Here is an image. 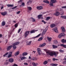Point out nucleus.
<instances>
[{"label":"nucleus","mask_w":66,"mask_h":66,"mask_svg":"<svg viewBox=\"0 0 66 66\" xmlns=\"http://www.w3.org/2000/svg\"><path fill=\"white\" fill-rule=\"evenodd\" d=\"M47 54H49L50 56H53V55H55V56H57V55L56 54L55 52H54L53 53V52H51L49 51H48L47 52Z\"/></svg>","instance_id":"nucleus-1"},{"label":"nucleus","mask_w":66,"mask_h":66,"mask_svg":"<svg viewBox=\"0 0 66 66\" xmlns=\"http://www.w3.org/2000/svg\"><path fill=\"white\" fill-rule=\"evenodd\" d=\"M12 53H13L11 52H7L6 54L3 55V56L4 57H5V55H6L9 54V55L8 56V57L9 58L12 56Z\"/></svg>","instance_id":"nucleus-2"},{"label":"nucleus","mask_w":66,"mask_h":66,"mask_svg":"<svg viewBox=\"0 0 66 66\" xmlns=\"http://www.w3.org/2000/svg\"><path fill=\"white\" fill-rule=\"evenodd\" d=\"M37 52L38 53V54L39 55H40L41 54H43V53L42 52V50H41V49L40 48H37Z\"/></svg>","instance_id":"nucleus-3"},{"label":"nucleus","mask_w":66,"mask_h":66,"mask_svg":"<svg viewBox=\"0 0 66 66\" xmlns=\"http://www.w3.org/2000/svg\"><path fill=\"white\" fill-rule=\"evenodd\" d=\"M29 32H30V31H27L25 32L24 34V36L25 38H26L27 37L28 34H29Z\"/></svg>","instance_id":"nucleus-4"},{"label":"nucleus","mask_w":66,"mask_h":66,"mask_svg":"<svg viewBox=\"0 0 66 66\" xmlns=\"http://www.w3.org/2000/svg\"><path fill=\"white\" fill-rule=\"evenodd\" d=\"M37 9L38 10H43V7L42 6H38L37 7Z\"/></svg>","instance_id":"nucleus-5"},{"label":"nucleus","mask_w":66,"mask_h":66,"mask_svg":"<svg viewBox=\"0 0 66 66\" xmlns=\"http://www.w3.org/2000/svg\"><path fill=\"white\" fill-rule=\"evenodd\" d=\"M61 29L63 32H65V28H64V27H61Z\"/></svg>","instance_id":"nucleus-6"},{"label":"nucleus","mask_w":66,"mask_h":66,"mask_svg":"<svg viewBox=\"0 0 66 66\" xmlns=\"http://www.w3.org/2000/svg\"><path fill=\"white\" fill-rule=\"evenodd\" d=\"M46 45V43H44L40 45L39 47H44Z\"/></svg>","instance_id":"nucleus-7"},{"label":"nucleus","mask_w":66,"mask_h":66,"mask_svg":"<svg viewBox=\"0 0 66 66\" xmlns=\"http://www.w3.org/2000/svg\"><path fill=\"white\" fill-rule=\"evenodd\" d=\"M55 26V24H52L50 25V27L52 28H54Z\"/></svg>","instance_id":"nucleus-8"},{"label":"nucleus","mask_w":66,"mask_h":66,"mask_svg":"<svg viewBox=\"0 0 66 66\" xmlns=\"http://www.w3.org/2000/svg\"><path fill=\"white\" fill-rule=\"evenodd\" d=\"M60 13L58 12H56V13H54V15H55L56 16H58L60 14Z\"/></svg>","instance_id":"nucleus-9"},{"label":"nucleus","mask_w":66,"mask_h":66,"mask_svg":"<svg viewBox=\"0 0 66 66\" xmlns=\"http://www.w3.org/2000/svg\"><path fill=\"white\" fill-rule=\"evenodd\" d=\"M53 30L56 33H58L57 28H54L53 29Z\"/></svg>","instance_id":"nucleus-10"},{"label":"nucleus","mask_w":66,"mask_h":66,"mask_svg":"<svg viewBox=\"0 0 66 66\" xmlns=\"http://www.w3.org/2000/svg\"><path fill=\"white\" fill-rule=\"evenodd\" d=\"M13 61H14V60L12 58H10L9 59V61L10 62V63L13 62Z\"/></svg>","instance_id":"nucleus-11"},{"label":"nucleus","mask_w":66,"mask_h":66,"mask_svg":"<svg viewBox=\"0 0 66 66\" xmlns=\"http://www.w3.org/2000/svg\"><path fill=\"white\" fill-rule=\"evenodd\" d=\"M20 52L19 51H17L14 54V55L15 56H17L19 54Z\"/></svg>","instance_id":"nucleus-12"},{"label":"nucleus","mask_w":66,"mask_h":66,"mask_svg":"<svg viewBox=\"0 0 66 66\" xmlns=\"http://www.w3.org/2000/svg\"><path fill=\"white\" fill-rule=\"evenodd\" d=\"M7 13L6 12H2L1 13V14L3 16H5L6 15Z\"/></svg>","instance_id":"nucleus-13"},{"label":"nucleus","mask_w":66,"mask_h":66,"mask_svg":"<svg viewBox=\"0 0 66 66\" xmlns=\"http://www.w3.org/2000/svg\"><path fill=\"white\" fill-rule=\"evenodd\" d=\"M12 45L10 46H9L7 48V50H10L11 48H12Z\"/></svg>","instance_id":"nucleus-14"},{"label":"nucleus","mask_w":66,"mask_h":66,"mask_svg":"<svg viewBox=\"0 0 66 66\" xmlns=\"http://www.w3.org/2000/svg\"><path fill=\"white\" fill-rule=\"evenodd\" d=\"M61 42L63 43H66V39L65 40L64 39H62L61 40Z\"/></svg>","instance_id":"nucleus-15"},{"label":"nucleus","mask_w":66,"mask_h":66,"mask_svg":"<svg viewBox=\"0 0 66 66\" xmlns=\"http://www.w3.org/2000/svg\"><path fill=\"white\" fill-rule=\"evenodd\" d=\"M38 31V30H32L30 31V33L32 34V33H35L36 32V31Z\"/></svg>","instance_id":"nucleus-16"},{"label":"nucleus","mask_w":66,"mask_h":66,"mask_svg":"<svg viewBox=\"0 0 66 66\" xmlns=\"http://www.w3.org/2000/svg\"><path fill=\"white\" fill-rule=\"evenodd\" d=\"M32 43V41H30L28 43V42H26L27 45H30Z\"/></svg>","instance_id":"nucleus-17"},{"label":"nucleus","mask_w":66,"mask_h":66,"mask_svg":"<svg viewBox=\"0 0 66 66\" xmlns=\"http://www.w3.org/2000/svg\"><path fill=\"white\" fill-rule=\"evenodd\" d=\"M16 45H14V43L13 44V46L12 47L13 48V49H14V50H15L16 49Z\"/></svg>","instance_id":"nucleus-18"},{"label":"nucleus","mask_w":66,"mask_h":66,"mask_svg":"<svg viewBox=\"0 0 66 66\" xmlns=\"http://www.w3.org/2000/svg\"><path fill=\"white\" fill-rule=\"evenodd\" d=\"M27 58L25 57H22L21 58V60H24V59H27Z\"/></svg>","instance_id":"nucleus-19"},{"label":"nucleus","mask_w":66,"mask_h":66,"mask_svg":"<svg viewBox=\"0 0 66 66\" xmlns=\"http://www.w3.org/2000/svg\"><path fill=\"white\" fill-rule=\"evenodd\" d=\"M41 35V34H39L37 36H36V37H32V38H37V37H38L39 36H40Z\"/></svg>","instance_id":"nucleus-20"},{"label":"nucleus","mask_w":66,"mask_h":66,"mask_svg":"<svg viewBox=\"0 0 66 66\" xmlns=\"http://www.w3.org/2000/svg\"><path fill=\"white\" fill-rule=\"evenodd\" d=\"M47 39L49 42H51V39H52V38L50 37H48L47 38Z\"/></svg>","instance_id":"nucleus-21"},{"label":"nucleus","mask_w":66,"mask_h":66,"mask_svg":"<svg viewBox=\"0 0 66 66\" xmlns=\"http://www.w3.org/2000/svg\"><path fill=\"white\" fill-rule=\"evenodd\" d=\"M13 44H14V45H15L16 46V45H18L19 44H20V42H16L14 43Z\"/></svg>","instance_id":"nucleus-22"},{"label":"nucleus","mask_w":66,"mask_h":66,"mask_svg":"<svg viewBox=\"0 0 66 66\" xmlns=\"http://www.w3.org/2000/svg\"><path fill=\"white\" fill-rule=\"evenodd\" d=\"M52 46H53V47L54 49H55L57 48V46L56 45H52Z\"/></svg>","instance_id":"nucleus-23"},{"label":"nucleus","mask_w":66,"mask_h":66,"mask_svg":"<svg viewBox=\"0 0 66 66\" xmlns=\"http://www.w3.org/2000/svg\"><path fill=\"white\" fill-rule=\"evenodd\" d=\"M43 2H44V3H48V4H49V2H48V1L47 0L46 1H43Z\"/></svg>","instance_id":"nucleus-24"},{"label":"nucleus","mask_w":66,"mask_h":66,"mask_svg":"<svg viewBox=\"0 0 66 66\" xmlns=\"http://www.w3.org/2000/svg\"><path fill=\"white\" fill-rule=\"evenodd\" d=\"M48 26H47L46 28L43 31L46 32L47 31V30H48Z\"/></svg>","instance_id":"nucleus-25"},{"label":"nucleus","mask_w":66,"mask_h":66,"mask_svg":"<svg viewBox=\"0 0 66 66\" xmlns=\"http://www.w3.org/2000/svg\"><path fill=\"white\" fill-rule=\"evenodd\" d=\"M7 6L8 7H13V6H14V5L11 4H7Z\"/></svg>","instance_id":"nucleus-26"},{"label":"nucleus","mask_w":66,"mask_h":66,"mask_svg":"<svg viewBox=\"0 0 66 66\" xmlns=\"http://www.w3.org/2000/svg\"><path fill=\"white\" fill-rule=\"evenodd\" d=\"M28 55V53L26 52H24L22 53V55L23 56H25V55Z\"/></svg>","instance_id":"nucleus-27"},{"label":"nucleus","mask_w":66,"mask_h":66,"mask_svg":"<svg viewBox=\"0 0 66 66\" xmlns=\"http://www.w3.org/2000/svg\"><path fill=\"white\" fill-rule=\"evenodd\" d=\"M61 18H63V19H66V16H61Z\"/></svg>","instance_id":"nucleus-28"},{"label":"nucleus","mask_w":66,"mask_h":66,"mask_svg":"<svg viewBox=\"0 0 66 66\" xmlns=\"http://www.w3.org/2000/svg\"><path fill=\"white\" fill-rule=\"evenodd\" d=\"M37 65H38L37 63H36L34 62H33L32 63V65L33 66H36Z\"/></svg>","instance_id":"nucleus-29"},{"label":"nucleus","mask_w":66,"mask_h":66,"mask_svg":"<svg viewBox=\"0 0 66 66\" xmlns=\"http://www.w3.org/2000/svg\"><path fill=\"white\" fill-rule=\"evenodd\" d=\"M2 24L3 26H4L5 25V22L4 21H3L2 23Z\"/></svg>","instance_id":"nucleus-30"},{"label":"nucleus","mask_w":66,"mask_h":66,"mask_svg":"<svg viewBox=\"0 0 66 66\" xmlns=\"http://www.w3.org/2000/svg\"><path fill=\"white\" fill-rule=\"evenodd\" d=\"M42 16H43V15L42 14H39V15L38 16V19H40V17H41Z\"/></svg>","instance_id":"nucleus-31"},{"label":"nucleus","mask_w":66,"mask_h":66,"mask_svg":"<svg viewBox=\"0 0 66 66\" xmlns=\"http://www.w3.org/2000/svg\"><path fill=\"white\" fill-rule=\"evenodd\" d=\"M48 63V61H45L43 62V64L44 65H46Z\"/></svg>","instance_id":"nucleus-32"},{"label":"nucleus","mask_w":66,"mask_h":66,"mask_svg":"<svg viewBox=\"0 0 66 66\" xmlns=\"http://www.w3.org/2000/svg\"><path fill=\"white\" fill-rule=\"evenodd\" d=\"M51 1L52 3H54L56 2V0H51Z\"/></svg>","instance_id":"nucleus-33"},{"label":"nucleus","mask_w":66,"mask_h":66,"mask_svg":"<svg viewBox=\"0 0 66 66\" xmlns=\"http://www.w3.org/2000/svg\"><path fill=\"white\" fill-rule=\"evenodd\" d=\"M27 9L29 10V11H31V10H32V8H31V7H28Z\"/></svg>","instance_id":"nucleus-34"},{"label":"nucleus","mask_w":66,"mask_h":66,"mask_svg":"<svg viewBox=\"0 0 66 66\" xmlns=\"http://www.w3.org/2000/svg\"><path fill=\"white\" fill-rule=\"evenodd\" d=\"M53 3H52L51 1L50 2V5L51 6H54L53 5Z\"/></svg>","instance_id":"nucleus-35"},{"label":"nucleus","mask_w":66,"mask_h":66,"mask_svg":"<svg viewBox=\"0 0 66 66\" xmlns=\"http://www.w3.org/2000/svg\"><path fill=\"white\" fill-rule=\"evenodd\" d=\"M61 46H63V47L64 48H66V45H64L63 44H61Z\"/></svg>","instance_id":"nucleus-36"},{"label":"nucleus","mask_w":66,"mask_h":66,"mask_svg":"<svg viewBox=\"0 0 66 66\" xmlns=\"http://www.w3.org/2000/svg\"><path fill=\"white\" fill-rule=\"evenodd\" d=\"M54 44H57V41L56 40H55L54 41Z\"/></svg>","instance_id":"nucleus-37"},{"label":"nucleus","mask_w":66,"mask_h":66,"mask_svg":"<svg viewBox=\"0 0 66 66\" xmlns=\"http://www.w3.org/2000/svg\"><path fill=\"white\" fill-rule=\"evenodd\" d=\"M50 17L49 16L47 17L46 19V20H49L50 19Z\"/></svg>","instance_id":"nucleus-38"},{"label":"nucleus","mask_w":66,"mask_h":66,"mask_svg":"<svg viewBox=\"0 0 66 66\" xmlns=\"http://www.w3.org/2000/svg\"><path fill=\"white\" fill-rule=\"evenodd\" d=\"M30 2H31V1L30 0H29L28 1H27V5H28V4H29V3H30Z\"/></svg>","instance_id":"nucleus-39"},{"label":"nucleus","mask_w":66,"mask_h":66,"mask_svg":"<svg viewBox=\"0 0 66 66\" xmlns=\"http://www.w3.org/2000/svg\"><path fill=\"white\" fill-rule=\"evenodd\" d=\"M52 65L53 66H56L57 65V64H52Z\"/></svg>","instance_id":"nucleus-40"},{"label":"nucleus","mask_w":66,"mask_h":66,"mask_svg":"<svg viewBox=\"0 0 66 66\" xmlns=\"http://www.w3.org/2000/svg\"><path fill=\"white\" fill-rule=\"evenodd\" d=\"M58 37L59 38H61V37H62V36L61 35V34H59L58 36Z\"/></svg>","instance_id":"nucleus-41"},{"label":"nucleus","mask_w":66,"mask_h":66,"mask_svg":"<svg viewBox=\"0 0 66 66\" xmlns=\"http://www.w3.org/2000/svg\"><path fill=\"white\" fill-rule=\"evenodd\" d=\"M61 34V36H64L65 35V34L63 33Z\"/></svg>","instance_id":"nucleus-42"},{"label":"nucleus","mask_w":66,"mask_h":66,"mask_svg":"<svg viewBox=\"0 0 66 66\" xmlns=\"http://www.w3.org/2000/svg\"><path fill=\"white\" fill-rule=\"evenodd\" d=\"M59 51H60V52H64V51L62 50H60Z\"/></svg>","instance_id":"nucleus-43"},{"label":"nucleus","mask_w":66,"mask_h":66,"mask_svg":"<svg viewBox=\"0 0 66 66\" xmlns=\"http://www.w3.org/2000/svg\"><path fill=\"white\" fill-rule=\"evenodd\" d=\"M42 39H43V38L42 37H40L38 39V40L40 41V40H41Z\"/></svg>","instance_id":"nucleus-44"},{"label":"nucleus","mask_w":66,"mask_h":66,"mask_svg":"<svg viewBox=\"0 0 66 66\" xmlns=\"http://www.w3.org/2000/svg\"><path fill=\"white\" fill-rule=\"evenodd\" d=\"M31 19H32V21L33 22H35V20L34 19L32 18Z\"/></svg>","instance_id":"nucleus-45"},{"label":"nucleus","mask_w":66,"mask_h":66,"mask_svg":"<svg viewBox=\"0 0 66 66\" xmlns=\"http://www.w3.org/2000/svg\"><path fill=\"white\" fill-rule=\"evenodd\" d=\"M15 28H17L18 27V24L17 23L15 25Z\"/></svg>","instance_id":"nucleus-46"},{"label":"nucleus","mask_w":66,"mask_h":66,"mask_svg":"<svg viewBox=\"0 0 66 66\" xmlns=\"http://www.w3.org/2000/svg\"><path fill=\"white\" fill-rule=\"evenodd\" d=\"M32 60H36L37 59L35 58V57H33Z\"/></svg>","instance_id":"nucleus-47"},{"label":"nucleus","mask_w":66,"mask_h":66,"mask_svg":"<svg viewBox=\"0 0 66 66\" xmlns=\"http://www.w3.org/2000/svg\"><path fill=\"white\" fill-rule=\"evenodd\" d=\"M53 60L54 61H57V59H55V58H53Z\"/></svg>","instance_id":"nucleus-48"},{"label":"nucleus","mask_w":66,"mask_h":66,"mask_svg":"<svg viewBox=\"0 0 66 66\" xmlns=\"http://www.w3.org/2000/svg\"><path fill=\"white\" fill-rule=\"evenodd\" d=\"M21 29L20 28L18 31V33H19L20 32V31H21Z\"/></svg>","instance_id":"nucleus-49"},{"label":"nucleus","mask_w":66,"mask_h":66,"mask_svg":"<svg viewBox=\"0 0 66 66\" xmlns=\"http://www.w3.org/2000/svg\"><path fill=\"white\" fill-rule=\"evenodd\" d=\"M62 9H66V6H63L62 7Z\"/></svg>","instance_id":"nucleus-50"},{"label":"nucleus","mask_w":66,"mask_h":66,"mask_svg":"<svg viewBox=\"0 0 66 66\" xmlns=\"http://www.w3.org/2000/svg\"><path fill=\"white\" fill-rule=\"evenodd\" d=\"M20 13V11H18V12H16V13L17 14H19Z\"/></svg>","instance_id":"nucleus-51"},{"label":"nucleus","mask_w":66,"mask_h":66,"mask_svg":"<svg viewBox=\"0 0 66 66\" xmlns=\"http://www.w3.org/2000/svg\"><path fill=\"white\" fill-rule=\"evenodd\" d=\"M60 14L61 15H64V12L63 11H62V13H60Z\"/></svg>","instance_id":"nucleus-52"},{"label":"nucleus","mask_w":66,"mask_h":66,"mask_svg":"<svg viewBox=\"0 0 66 66\" xmlns=\"http://www.w3.org/2000/svg\"><path fill=\"white\" fill-rule=\"evenodd\" d=\"M45 34V32L43 31V32L42 34V35H44V34Z\"/></svg>","instance_id":"nucleus-53"},{"label":"nucleus","mask_w":66,"mask_h":66,"mask_svg":"<svg viewBox=\"0 0 66 66\" xmlns=\"http://www.w3.org/2000/svg\"><path fill=\"white\" fill-rule=\"evenodd\" d=\"M24 5H25L24 3H22V6H24Z\"/></svg>","instance_id":"nucleus-54"},{"label":"nucleus","mask_w":66,"mask_h":66,"mask_svg":"<svg viewBox=\"0 0 66 66\" xmlns=\"http://www.w3.org/2000/svg\"><path fill=\"white\" fill-rule=\"evenodd\" d=\"M24 64L25 65H28V64L27 63H24Z\"/></svg>","instance_id":"nucleus-55"},{"label":"nucleus","mask_w":66,"mask_h":66,"mask_svg":"<svg viewBox=\"0 0 66 66\" xmlns=\"http://www.w3.org/2000/svg\"><path fill=\"white\" fill-rule=\"evenodd\" d=\"M42 22H43L45 24L46 23V22L45 21H44L43 20L42 21Z\"/></svg>","instance_id":"nucleus-56"},{"label":"nucleus","mask_w":66,"mask_h":66,"mask_svg":"<svg viewBox=\"0 0 66 66\" xmlns=\"http://www.w3.org/2000/svg\"><path fill=\"white\" fill-rule=\"evenodd\" d=\"M48 62H51V59H49L48 60Z\"/></svg>","instance_id":"nucleus-57"},{"label":"nucleus","mask_w":66,"mask_h":66,"mask_svg":"<svg viewBox=\"0 0 66 66\" xmlns=\"http://www.w3.org/2000/svg\"><path fill=\"white\" fill-rule=\"evenodd\" d=\"M22 2V1L21 0H20L19 1H18V3H20Z\"/></svg>","instance_id":"nucleus-58"},{"label":"nucleus","mask_w":66,"mask_h":66,"mask_svg":"<svg viewBox=\"0 0 66 66\" xmlns=\"http://www.w3.org/2000/svg\"><path fill=\"white\" fill-rule=\"evenodd\" d=\"M63 64H66V61H64L63 62Z\"/></svg>","instance_id":"nucleus-59"},{"label":"nucleus","mask_w":66,"mask_h":66,"mask_svg":"<svg viewBox=\"0 0 66 66\" xmlns=\"http://www.w3.org/2000/svg\"><path fill=\"white\" fill-rule=\"evenodd\" d=\"M12 66H17V65L16 64H14V65H13Z\"/></svg>","instance_id":"nucleus-60"},{"label":"nucleus","mask_w":66,"mask_h":66,"mask_svg":"<svg viewBox=\"0 0 66 66\" xmlns=\"http://www.w3.org/2000/svg\"><path fill=\"white\" fill-rule=\"evenodd\" d=\"M60 11H63V10L62 9H61V8H60Z\"/></svg>","instance_id":"nucleus-61"},{"label":"nucleus","mask_w":66,"mask_h":66,"mask_svg":"<svg viewBox=\"0 0 66 66\" xmlns=\"http://www.w3.org/2000/svg\"><path fill=\"white\" fill-rule=\"evenodd\" d=\"M29 60H31V58L30 56H29Z\"/></svg>","instance_id":"nucleus-62"},{"label":"nucleus","mask_w":66,"mask_h":66,"mask_svg":"<svg viewBox=\"0 0 66 66\" xmlns=\"http://www.w3.org/2000/svg\"><path fill=\"white\" fill-rule=\"evenodd\" d=\"M13 23H16V21H13Z\"/></svg>","instance_id":"nucleus-63"},{"label":"nucleus","mask_w":66,"mask_h":66,"mask_svg":"<svg viewBox=\"0 0 66 66\" xmlns=\"http://www.w3.org/2000/svg\"><path fill=\"white\" fill-rule=\"evenodd\" d=\"M2 36V35L0 34V37H1Z\"/></svg>","instance_id":"nucleus-64"}]
</instances>
